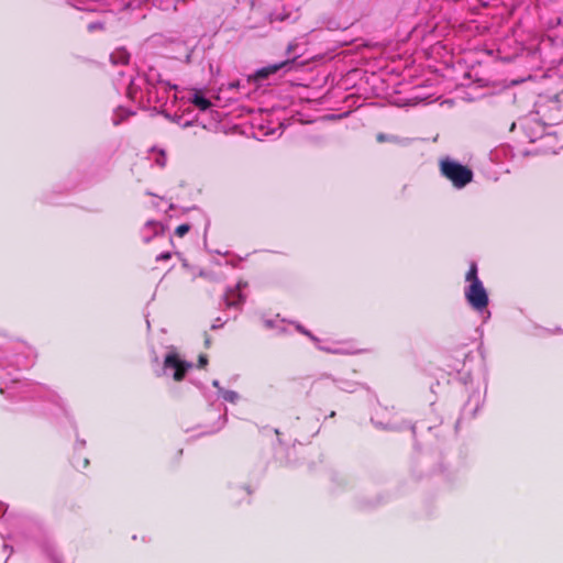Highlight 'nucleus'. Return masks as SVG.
Returning a JSON list of instances; mask_svg holds the SVG:
<instances>
[{
    "instance_id": "obj_11",
    "label": "nucleus",
    "mask_w": 563,
    "mask_h": 563,
    "mask_svg": "<svg viewBox=\"0 0 563 563\" xmlns=\"http://www.w3.org/2000/svg\"><path fill=\"white\" fill-rule=\"evenodd\" d=\"M263 324H264V327H266V328H272L274 323H273V321H272V320H265V321L263 322Z\"/></svg>"
},
{
    "instance_id": "obj_1",
    "label": "nucleus",
    "mask_w": 563,
    "mask_h": 563,
    "mask_svg": "<svg viewBox=\"0 0 563 563\" xmlns=\"http://www.w3.org/2000/svg\"><path fill=\"white\" fill-rule=\"evenodd\" d=\"M477 265L475 262L470 264V268L465 275V280L470 284L465 290L464 296L468 305L476 311H484L488 303V294L477 275Z\"/></svg>"
},
{
    "instance_id": "obj_6",
    "label": "nucleus",
    "mask_w": 563,
    "mask_h": 563,
    "mask_svg": "<svg viewBox=\"0 0 563 563\" xmlns=\"http://www.w3.org/2000/svg\"><path fill=\"white\" fill-rule=\"evenodd\" d=\"M191 103L198 109L206 111L211 107V101L205 98L200 91H196L194 97L191 98Z\"/></svg>"
},
{
    "instance_id": "obj_8",
    "label": "nucleus",
    "mask_w": 563,
    "mask_h": 563,
    "mask_svg": "<svg viewBox=\"0 0 563 563\" xmlns=\"http://www.w3.org/2000/svg\"><path fill=\"white\" fill-rule=\"evenodd\" d=\"M208 364V357L205 354L199 355L198 357V367L205 368Z\"/></svg>"
},
{
    "instance_id": "obj_5",
    "label": "nucleus",
    "mask_w": 563,
    "mask_h": 563,
    "mask_svg": "<svg viewBox=\"0 0 563 563\" xmlns=\"http://www.w3.org/2000/svg\"><path fill=\"white\" fill-rule=\"evenodd\" d=\"M225 305L228 307H239L243 302V297L238 288L229 289L224 295Z\"/></svg>"
},
{
    "instance_id": "obj_4",
    "label": "nucleus",
    "mask_w": 563,
    "mask_h": 563,
    "mask_svg": "<svg viewBox=\"0 0 563 563\" xmlns=\"http://www.w3.org/2000/svg\"><path fill=\"white\" fill-rule=\"evenodd\" d=\"M288 64H289V60H284L278 64L263 67L255 73V78L258 80L266 79L268 76L277 73L279 69H282L283 67H285Z\"/></svg>"
},
{
    "instance_id": "obj_2",
    "label": "nucleus",
    "mask_w": 563,
    "mask_h": 563,
    "mask_svg": "<svg viewBox=\"0 0 563 563\" xmlns=\"http://www.w3.org/2000/svg\"><path fill=\"white\" fill-rule=\"evenodd\" d=\"M440 172L456 188H463L473 180L471 168L450 158L440 162Z\"/></svg>"
},
{
    "instance_id": "obj_12",
    "label": "nucleus",
    "mask_w": 563,
    "mask_h": 563,
    "mask_svg": "<svg viewBox=\"0 0 563 563\" xmlns=\"http://www.w3.org/2000/svg\"><path fill=\"white\" fill-rule=\"evenodd\" d=\"M163 85L165 86V89H176V86H172L169 82H163Z\"/></svg>"
},
{
    "instance_id": "obj_9",
    "label": "nucleus",
    "mask_w": 563,
    "mask_h": 563,
    "mask_svg": "<svg viewBox=\"0 0 563 563\" xmlns=\"http://www.w3.org/2000/svg\"><path fill=\"white\" fill-rule=\"evenodd\" d=\"M172 257V254L169 252H165V253H162L159 254L157 257H156V261H168L170 260Z\"/></svg>"
},
{
    "instance_id": "obj_3",
    "label": "nucleus",
    "mask_w": 563,
    "mask_h": 563,
    "mask_svg": "<svg viewBox=\"0 0 563 563\" xmlns=\"http://www.w3.org/2000/svg\"><path fill=\"white\" fill-rule=\"evenodd\" d=\"M163 366L165 369H174V380L181 382L192 365L189 362L183 361L178 353L173 350L165 356Z\"/></svg>"
},
{
    "instance_id": "obj_13",
    "label": "nucleus",
    "mask_w": 563,
    "mask_h": 563,
    "mask_svg": "<svg viewBox=\"0 0 563 563\" xmlns=\"http://www.w3.org/2000/svg\"><path fill=\"white\" fill-rule=\"evenodd\" d=\"M330 418H333L335 417V411H331L330 415H329Z\"/></svg>"
},
{
    "instance_id": "obj_10",
    "label": "nucleus",
    "mask_w": 563,
    "mask_h": 563,
    "mask_svg": "<svg viewBox=\"0 0 563 563\" xmlns=\"http://www.w3.org/2000/svg\"><path fill=\"white\" fill-rule=\"evenodd\" d=\"M297 329L303 333L305 335L309 336V338H312L311 333L307 330H305L301 325H298Z\"/></svg>"
},
{
    "instance_id": "obj_7",
    "label": "nucleus",
    "mask_w": 563,
    "mask_h": 563,
    "mask_svg": "<svg viewBox=\"0 0 563 563\" xmlns=\"http://www.w3.org/2000/svg\"><path fill=\"white\" fill-rule=\"evenodd\" d=\"M191 229V225L188 223H181L175 229V234L178 238L185 236Z\"/></svg>"
}]
</instances>
